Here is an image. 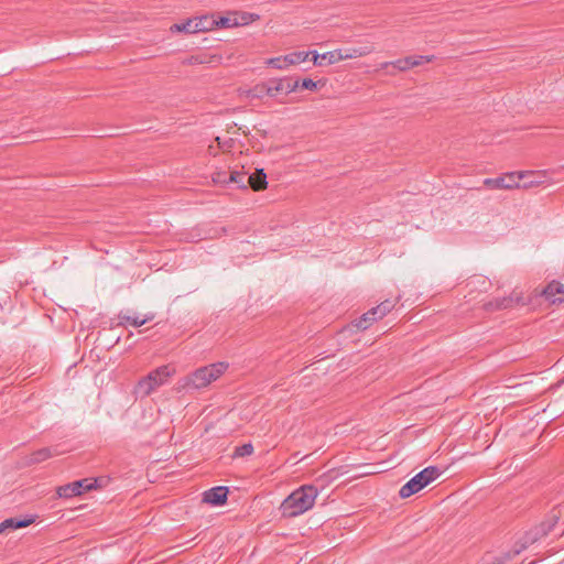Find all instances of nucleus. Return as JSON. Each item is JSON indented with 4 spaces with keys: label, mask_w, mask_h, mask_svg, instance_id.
<instances>
[{
    "label": "nucleus",
    "mask_w": 564,
    "mask_h": 564,
    "mask_svg": "<svg viewBox=\"0 0 564 564\" xmlns=\"http://www.w3.org/2000/svg\"><path fill=\"white\" fill-rule=\"evenodd\" d=\"M318 494V489L313 485L301 486L283 500L282 514L289 518L303 514L313 508Z\"/></svg>",
    "instance_id": "nucleus-1"
},
{
    "label": "nucleus",
    "mask_w": 564,
    "mask_h": 564,
    "mask_svg": "<svg viewBox=\"0 0 564 564\" xmlns=\"http://www.w3.org/2000/svg\"><path fill=\"white\" fill-rule=\"evenodd\" d=\"M228 368V364L219 361L196 369L182 379V388L186 390H200L217 380Z\"/></svg>",
    "instance_id": "nucleus-2"
},
{
    "label": "nucleus",
    "mask_w": 564,
    "mask_h": 564,
    "mask_svg": "<svg viewBox=\"0 0 564 564\" xmlns=\"http://www.w3.org/2000/svg\"><path fill=\"white\" fill-rule=\"evenodd\" d=\"M441 475L442 470L438 467L429 466L406 481L400 488L399 496L403 499L409 498L436 480Z\"/></svg>",
    "instance_id": "nucleus-3"
},
{
    "label": "nucleus",
    "mask_w": 564,
    "mask_h": 564,
    "mask_svg": "<svg viewBox=\"0 0 564 564\" xmlns=\"http://www.w3.org/2000/svg\"><path fill=\"white\" fill-rule=\"evenodd\" d=\"M175 370L164 365L151 371L148 376L139 380L137 393L143 397L150 395L156 388L165 384Z\"/></svg>",
    "instance_id": "nucleus-4"
},
{
    "label": "nucleus",
    "mask_w": 564,
    "mask_h": 564,
    "mask_svg": "<svg viewBox=\"0 0 564 564\" xmlns=\"http://www.w3.org/2000/svg\"><path fill=\"white\" fill-rule=\"evenodd\" d=\"M531 173L510 172L496 178H486L484 185L491 189H512L520 187V181ZM532 176H534L532 174Z\"/></svg>",
    "instance_id": "nucleus-5"
},
{
    "label": "nucleus",
    "mask_w": 564,
    "mask_h": 564,
    "mask_svg": "<svg viewBox=\"0 0 564 564\" xmlns=\"http://www.w3.org/2000/svg\"><path fill=\"white\" fill-rule=\"evenodd\" d=\"M97 488V479L84 478L57 488L61 498H73Z\"/></svg>",
    "instance_id": "nucleus-6"
},
{
    "label": "nucleus",
    "mask_w": 564,
    "mask_h": 564,
    "mask_svg": "<svg viewBox=\"0 0 564 564\" xmlns=\"http://www.w3.org/2000/svg\"><path fill=\"white\" fill-rule=\"evenodd\" d=\"M394 306L392 301L386 300L378 306L372 307L356 321V327L367 329L375 321L386 316Z\"/></svg>",
    "instance_id": "nucleus-7"
},
{
    "label": "nucleus",
    "mask_w": 564,
    "mask_h": 564,
    "mask_svg": "<svg viewBox=\"0 0 564 564\" xmlns=\"http://www.w3.org/2000/svg\"><path fill=\"white\" fill-rule=\"evenodd\" d=\"M394 306L392 301L386 300L378 306L372 307L356 321V327L367 329L375 321L386 316Z\"/></svg>",
    "instance_id": "nucleus-8"
},
{
    "label": "nucleus",
    "mask_w": 564,
    "mask_h": 564,
    "mask_svg": "<svg viewBox=\"0 0 564 564\" xmlns=\"http://www.w3.org/2000/svg\"><path fill=\"white\" fill-rule=\"evenodd\" d=\"M552 527L553 524L541 523L539 527H535L528 531L522 538V542L517 543L514 545L513 554L518 555L529 545L538 542L542 536L546 535L551 531Z\"/></svg>",
    "instance_id": "nucleus-9"
},
{
    "label": "nucleus",
    "mask_w": 564,
    "mask_h": 564,
    "mask_svg": "<svg viewBox=\"0 0 564 564\" xmlns=\"http://www.w3.org/2000/svg\"><path fill=\"white\" fill-rule=\"evenodd\" d=\"M310 56V53L292 52L284 56L272 57L265 61V64L276 69H286L290 65H296L305 62Z\"/></svg>",
    "instance_id": "nucleus-10"
},
{
    "label": "nucleus",
    "mask_w": 564,
    "mask_h": 564,
    "mask_svg": "<svg viewBox=\"0 0 564 564\" xmlns=\"http://www.w3.org/2000/svg\"><path fill=\"white\" fill-rule=\"evenodd\" d=\"M271 98H278L280 95H289L297 89V84L293 83L292 77H275L269 79Z\"/></svg>",
    "instance_id": "nucleus-11"
},
{
    "label": "nucleus",
    "mask_w": 564,
    "mask_h": 564,
    "mask_svg": "<svg viewBox=\"0 0 564 564\" xmlns=\"http://www.w3.org/2000/svg\"><path fill=\"white\" fill-rule=\"evenodd\" d=\"M228 488L225 486L213 487L203 494V502L210 506H223L228 498Z\"/></svg>",
    "instance_id": "nucleus-12"
},
{
    "label": "nucleus",
    "mask_w": 564,
    "mask_h": 564,
    "mask_svg": "<svg viewBox=\"0 0 564 564\" xmlns=\"http://www.w3.org/2000/svg\"><path fill=\"white\" fill-rule=\"evenodd\" d=\"M543 295L553 304L562 303L564 302V285L560 282L553 281L544 289Z\"/></svg>",
    "instance_id": "nucleus-13"
},
{
    "label": "nucleus",
    "mask_w": 564,
    "mask_h": 564,
    "mask_svg": "<svg viewBox=\"0 0 564 564\" xmlns=\"http://www.w3.org/2000/svg\"><path fill=\"white\" fill-rule=\"evenodd\" d=\"M249 184L254 191H261L267 187V174L263 170H257L247 176L246 185Z\"/></svg>",
    "instance_id": "nucleus-14"
},
{
    "label": "nucleus",
    "mask_w": 564,
    "mask_h": 564,
    "mask_svg": "<svg viewBox=\"0 0 564 564\" xmlns=\"http://www.w3.org/2000/svg\"><path fill=\"white\" fill-rule=\"evenodd\" d=\"M33 522L32 519H18V518H9L4 521L0 522V533H3L8 530H17L28 527Z\"/></svg>",
    "instance_id": "nucleus-15"
},
{
    "label": "nucleus",
    "mask_w": 564,
    "mask_h": 564,
    "mask_svg": "<svg viewBox=\"0 0 564 564\" xmlns=\"http://www.w3.org/2000/svg\"><path fill=\"white\" fill-rule=\"evenodd\" d=\"M119 317V324L120 325H126V324H129L133 327H140L144 324H147L148 322L152 321L154 318V315L153 314H148L145 315L143 318H140L139 316H129L124 313H120L118 315Z\"/></svg>",
    "instance_id": "nucleus-16"
},
{
    "label": "nucleus",
    "mask_w": 564,
    "mask_h": 564,
    "mask_svg": "<svg viewBox=\"0 0 564 564\" xmlns=\"http://www.w3.org/2000/svg\"><path fill=\"white\" fill-rule=\"evenodd\" d=\"M194 31L196 33L207 32L215 29L216 18L213 15H202L194 18Z\"/></svg>",
    "instance_id": "nucleus-17"
},
{
    "label": "nucleus",
    "mask_w": 564,
    "mask_h": 564,
    "mask_svg": "<svg viewBox=\"0 0 564 564\" xmlns=\"http://www.w3.org/2000/svg\"><path fill=\"white\" fill-rule=\"evenodd\" d=\"M343 50V59H352L361 56H366L370 54L373 51L372 46H357V47H349V48H341Z\"/></svg>",
    "instance_id": "nucleus-18"
},
{
    "label": "nucleus",
    "mask_w": 564,
    "mask_h": 564,
    "mask_svg": "<svg viewBox=\"0 0 564 564\" xmlns=\"http://www.w3.org/2000/svg\"><path fill=\"white\" fill-rule=\"evenodd\" d=\"M248 19L246 15H242L241 21H238L237 18H230V17H220L216 19L215 29L221 28V29H229L234 26H238L240 24H247Z\"/></svg>",
    "instance_id": "nucleus-19"
},
{
    "label": "nucleus",
    "mask_w": 564,
    "mask_h": 564,
    "mask_svg": "<svg viewBox=\"0 0 564 564\" xmlns=\"http://www.w3.org/2000/svg\"><path fill=\"white\" fill-rule=\"evenodd\" d=\"M269 79L267 82L257 84L248 91V96L251 98L262 99L264 97H271Z\"/></svg>",
    "instance_id": "nucleus-20"
},
{
    "label": "nucleus",
    "mask_w": 564,
    "mask_h": 564,
    "mask_svg": "<svg viewBox=\"0 0 564 564\" xmlns=\"http://www.w3.org/2000/svg\"><path fill=\"white\" fill-rule=\"evenodd\" d=\"M516 556L513 550L511 552L502 553L499 555H489L485 558L486 564H507L511 558Z\"/></svg>",
    "instance_id": "nucleus-21"
},
{
    "label": "nucleus",
    "mask_w": 564,
    "mask_h": 564,
    "mask_svg": "<svg viewBox=\"0 0 564 564\" xmlns=\"http://www.w3.org/2000/svg\"><path fill=\"white\" fill-rule=\"evenodd\" d=\"M247 175L238 171H230L228 184H236L238 188H246Z\"/></svg>",
    "instance_id": "nucleus-22"
},
{
    "label": "nucleus",
    "mask_w": 564,
    "mask_h": 564,
    "mask_svg": "<svg viewBox=\"0 0 564 564\" xmlns=\"http://www.w3.org/2000/svg\"><path fill=\"white\" fill-rule=\"evenodd\" d=\"M321 59L326 61L327 64H329V65L338 63L340 61H344L343 59V50L339 48V50H335V51L325 52L321 55Z\"/></svg>",
    "instance_id": "nucleus-23"
},
{
    "label": "nucleus",
    "mask_w": 564,
    "mask_h": 564,
    "mask_svg": "<svg viewBox=\"0 0 564 564\" xmlns=\"http://www.w3.org/2000/svg\"><path fill=\"white\" fill-rule=\"evenodd\" d=\"M388 66H393L394 68H397L398 70H401V72H404V70H408L411 68L408 56L404 58H399L393 62H384L381 64L382 69L387 68Z\"/></svg>",
    "instance_id": "nucleus-24"
},
{
    "label": "nucleus",
    "mask_w": 564,
    "mask_h": 564,
    "mask_svg": "<svg viewBox=\"0 0 564 564\" xmlns=\"http://www.w3.org/2000/svg\"><path fill=\"white\" fill-rule=\"evenodd\" d=\"M194 24H195L194 19H188L185 22L176 23V24L172 25L171 30L192 34V33H196V31H194Z\"/></svg>",
    "instance_id": "nucleus-25"
},
{
    "label": "nucleus",
    "mask_w": 564,
    "mask_h": 564,
    "mask_svg": "<svg viewBox=\"0 0 564 564\" xmlns=\"http://www.w3.org/2000/svg\"><path fill=\"white\" fill-rule=\"evenodd\" d=\"M253 453V446L251 443H246L241 446H237L235 448V452H234V455L232 457H245V456H249Z\"/></svg>",
    "instance_id": "nucleus-26"
},
{
    "label": "nucleus",
    "mask_w": 564,
    "mask_h": 564,
    "mask_svg": "<svg viewBox=\"0 0 564 564\" xmlns=\"http://www.w3.org/2000/svg\"><path fill=\"white\" fill-rule=\"evenodd\" d=\"M433 58V56H427V55H413V56H408V59H409V63H410V67H415V66H420L424 63H427V62H431Z\"/></svg>",
    "instance_id": "nucleus-27"
},
{
    "label": "nucleus",
    "mask_w": 564,
    "mask_h": 564,
    "mask_svg": "<svg viewBox=\"0 0 564 564\" xmlns=\"http://www.w3.org/2000/svg\"><path fill=\"white\" fill-rule=\"evenodd\" d=\"M293 83L297 84V89L315 90L317 88V83L311 78H304L302 80L293 78Z\"/></svg>",
    "instance_id": "nucleus-28"
},
{
    "label": "nucleus",
    "mask_w": 564,
    "mask_h": 564,
    "mask_svg": "<svg viewBox=\"0 0 564 564\" xmlns=\"http://www.w3.org/2000/svg\"><path fill=\"white\" fill-rule=\"evenodd\" d=\"M51 457V451L48 448H42L32 454L31 462L41 463Z\"/></svg>",
    "instance_id": "nucleus-29"
},
{
    "label": "nucleus",
    "mask_w": 564,
    "mask_h": 564,
    "mask_svg": "<svg viewBox=\"0 0 564 564\" xmlns=\"http://www.w3.org/2000/svg\"><path fill=\"white\" fill-rule=\"evenodd\" d=\"M229 172L226 170L216 171L213 173V182L216 184H228Z\"/></svg>",
    "instance_id": "nucleus-30"
},
{
    "label": "nucleus",
    "mask_w": 564,
    "mask_h": 564,
    "mask_svg": "<svg viewBox=\"0 0 564 564\" xmlns=\"http://www.w3.org/2000/svg\"><path fill=\"white\" fill-rule=\"evenodd\" d=\"M308 53H310V55H313V63L315 65H318V66L323 65L324 59H321L322 54H318L317 51H310Z\"/></svg>",
    "instance_id": "nucleus-31"
},
{
    "label": "nucleus",
    "mask_w": 564,
    "mask_h": 564,
    "mask_svg": "<svg viewBox=\"0 0 564 564\" xmlns=\"http://www.w3.org/2000/svg\"><path fill=\"white\" fill-rule=\"evenodd\" d=\"M509 302H510V300H506V299H505V300H502L500 303H497V307H498V308H506V307H508V306H509Z\"/></svg>",
    "instance_id": "nucleus-32"
},
{
    "label": "nucleus",
    "mask_w": 564,
    "mask_h": 564,
    "mask_svg": "<svg viewBox=\"0 0 564 564\" xmlns=\"http://www.w3.org/2000/svg\"><path fill=\"white\" fill-rule=\"evenodd\" d=\"M540 183H541V181L536 177V178H534V180H532V181H530L528 183H524L523 187H530L532 185L540 184Z\"/></svg>",
    "instance_id": "nucleus-33"
},
{
    "label": "nucleus",
    "mask_w": 564,
    "mask_h": 564,
    "mask_svg": "<svg viewBox=\"0 0 564 564\" xmlns=\"http://www.w3.org/2000/svg\"><path fill=\"white\" fill-rule=\"evenodd\" d=\"M249 18L254 20V19H259V15H257V14H249Z\"/></svg>",
    "instance_id": "nucleus-34"
}]
</instances>
